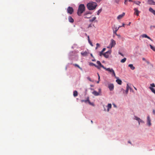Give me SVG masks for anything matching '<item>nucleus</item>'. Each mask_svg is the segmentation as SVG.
I'll list each match as a JSON object with an SVG mask.
<instances>
[{
	"label": "nucleus",
	"mask_w": 155,
	"mask_h": 155,
	"mask_svg": "<svg viewBox=\"0 0 155 155\" xmlns=\"http://www.w3.org/2000/svg\"><path fill=\"white\" fill-rule=\"evenodd\" d=\"M97 4L94 2H91L88 3L87 5V7L89 10H92L95 9L97 6Z\"/></svg>",
	"instance_id": "obj_1"
},
{
	"label": "nucleus",
	"mask_w": 155,
	"mask_h": 155,
	"mask_svg": "<svg viewBox=\"0 0 155 155\" xmlns=\"http://www.w3.org/2000/svg\"><path fill=\"white\" fill-rule=\"evenodd\" d=\"M85 7L84 4H81L79 5L77 12L78 15L80 16L85 11Z\"/></svg>",
	"instance_id": "obj_2"
},
{
	"label": "nucleus",
	"mask_w": 155,
	"mask_h": 155,
	"mask_svg": "<svg viewBox=\"0 0 155 155\" xmlns=\"http://www.w3.org/2000/svg\"><path fill=\"white\" fill-rule=\"evenodd\" d=\"M67 12L68 13L72 14L74 12V9L72 7L69 6L67 8Z\"/></svg>",
	"instance_id": "obj_3"
},
{
	"label": "nucleus",
	"mask_w": 155,
	"mask_h": 155,
	"mask_svg": "<svg viewBox=\"0 0 155 155\" xmlns=\"http://www.w3.org/2000/svg\"><path fill=\"white\" fill-rule=\"evenodd\" d=\"M111 51L110 50L107 51L105 53H104L103 55L106 58H108L110 54H111Z\"/></svg>",
	"instance_id": "obj_4"
},
{
	"label": "nucleus",
	"mask_w": 155,
	"mask_h": 155,
	"mask_svg": "<svg viewBox=\"0 0 155 155\" xmlns=\"http://www.w3.org/2000/svg\"><path fill=\"white\" fill-rule=\"evenodd\" d=\"M116 41L113 39L110 40V46L111 48L114 46L116 45Z\"/></svg>",
	"instance_id": "obj_5"
},
{
	"label": "nucleus",
	"mask_w": 155,
	"mask_h": 155,
	"mask_svg": "<svg viewBox=\"0 0 155 155\" xmlns=\"http://www.w3.org/2000/svg\"><path fill=\"white\" fill-rule=\"evenodd\" d=\"M134 14L136 15L137 16H138L140 12L139 11L138 9L136 8H134Z\"/></svg>",
	"instance_id": "obj_6"
},
{
	"label": "nucleus",
	"mask_w": 155,
	"mask_h": 155,
	"mask_svg": "<svg viewBox=\"0 0 155 155\" xmlns=\"http://www.w3.org/2000/svg\"><path fill=\"white\" fill-rule=\"evenodd\" d=\"M147 2L149 5H155V2L153 0H148Z\"/></svg>",
	"instance_id": "obj_7"
},
{
	"label": "nucleus",
	"mask_w": 155,
	"mask_h": 155,
	"mask_svg": "<svg viewBox=\"0 0 155 155\" xmlns=\"http://www.w3.org/2000/svg\"><path fill=\"white\" fill-rule=\"evenodd\" d=\"M113 33L115 34H116L117 32L119 29V28L114 26V27L113 28Z\"/></svg>",
	"instance_id": "obj_8"
},
{
	"label": "nucleus",
	"mask_w": 155,
	"mask_h": 155,
	"mask_svg": "<svg viewBox=\"0 0 155 155\" xmlns=\"http://www.w3.org/2000/svg\"><path fill=\"white\" fill-rule=\"evenodd\" d=\"M97 64H98V65L99 66H98L99 68H100V67H102V68H105V67L103 65H102L101 63V62L99 61H97Z\"/></svg>",
	"instance_id": "obj_9"
},
{
	"label": "nucleus",
	"mask_w": 155,
	"mask_h": 155,
	"mask_svg": "<svg viewBox=\"0 0 155 155\" xmlns=\"http://www.w3.org/2000/svg\"><path fill=\"white\" fill-rule=\"evenodd\" d=\"M125 13L123 12L122 14L119 15L117 17V19H121L125 15Z\"/></svg>",
	"instance_id": "obj_10"
},
{
	"label": "nucleus",
	"mask_w": 155,
	"mask_h": 155,
	"mask_svg": "<svg viewBox=\"0 0 155 155\" xmlns=\"http://www.w3.org/2000/svg\"><path fill=\"white\" fill-rule=\"evenodd\" d=\"M114 85L112 84H110L108 85V88L110 91H112L114 89Z\"/></svg>",
	"instance_id": "obj_11"
},
{
	"label": "nucleus",
	"mask_w": 155,
	"mask_h": 155,
	"mask_svg": "<svg viewBox=\"0 0 155 155\" xmlns=\"http://www.w3.org/2000/svg\"><path fill=\"white\" fill-rule=\"evenodd\" d=\"M151 120L149 116H148L147 117V123L149 126H150L151 125Z\"/></svg>",
	"instance_id": "obj_12"
},
{
	"label": "nucleus",
	"mask_w": 155,
	"mask_h": 155,
	"mask_svg": "<svg viewBox=\"0 0 155 155\" xmlns=\"http://www.w3.org/2000/svg\"><path fill=\"white\" fill-rule=\"evenodd\" d=\"M68 21L71 23H72L74 22V19L71 16H69L68 17Z\"/></svg>",
	"instance_id": "obj_13"
},
{
	"label": "nucleus",
	"mask_w": 155,
	"mask_h": 155,
	"mask_svg": "<svg viewBox=\"0 0 155 155\" xmlns=\"http://www.w3.org/2000/svg\"><path fill=\"white\" fill-rule=\"evenodd\" d=\"M142 36L143 38H147L148 39L150 40L151 41H152V39L149 37H148L147 35L145 34H143L142 35Z\"/></svg>",
	"instance_id": "obj_14"
},
{
	"label": "nucleus",
	"mask_w": 155,
	"mask_h": 155,
	"mask_svg": "<svg viewBox=\"0 0 155 155\" xmlns=\"http://www.w3.org/2000/svg\"><path fill=\"white\" fill-rule=\"evenodd\" d=\"M104 69H105L107 71H109V72H111V73H112V72H113V71H114V70H113V69L111 68V69H110V68H106L105 67V68H104Z\"/></svg>",
	"instance_id": "obj_15"
},
{
	"label": "nucleus",
	"mask_w": 155,
	"mask_h": 155,
	"mask_svg": "<svg viewBox=\"0 0 155 155\" xmlns=\"http://www.w3.org/2000/svg\"><path fill=\"white\" fill-rule=\"evenodd\" d=\"M89 65L90 66H94L95 67H96L98 69H100V68L98 66L96 65V64H94V63H90Z\"/></svg>",
	"instance_id": "obj_16"
},
{
	"label": "nucleus",
	"mask_w": 155,
	"mask_h": 155,
	"mask_svg": "<svg viewBox=\"0 0 155 155\" xmlns=\"http://www.w3.org/2000/svg\"><path fill=\"white\" fill-rule=\"evenodd\" d=\"M149 11L155 15V10L151 8H150L149 9Z\"/></svg>",
	"instance_id": "obj_17"
},
{
	"label": "nucleus",
	"mask_w": 155,
	"mask_h": 155,
	"mask_svg": "<svg viewBox=\"0 0 155 155\" xmlns=\"http://www.w3.org/2000/svg\"><path fill=\"white\" fill-rule=\"evenodd\" d=\"M81 102H84L86 103H87V102H88L89 104H90V101L89 100V97H88L87 98V99L86 100H81Z\"/></svg>",
	"instance_id": "obj_18"
},
{
	"label": "nucleus",
	"mask_w": 155,
	"mask_h": 155,
	"mask_svg": "<svg viewBox=\"0 0 155 155\" xmlns=\"http://www.w3.org/2000/svg\"><path fill=\"white\" fill-rule=\"evenodd\" d=\"M92 94L96 96L100 95L99 93L96 91H94L92 92Z\"/></svg>",
	"instance_id": "obj_19"
},
{
	"label": "nucleus",
	"mask_w": 155,
	"mask_h": 155,
	"mask_svg": "<svg viewBox=\"0 0 155 155\" xmlns=\"http://www.w3.org/2000/svg\"><path fill=\"white\" fill-rule=\"evenodd\" d=\"M81 54L82 56H85L87 55L88 53L86 51H85L84 52H81Z\"/></svg>",
	"instance_id": "obj_20"
},
{
	"label": "nucleus",
	"mask_w": 155,
	"mask_h": 155,
	"mask_svg": "<svg viewBox=\"0 0 155 155\" xmlns=\"http://www.w3.org/2000/svg\"><path fill=\"white\" fill-rule=\"evenodd\" d=\"M117 80H116V82L119 84H120V85H121V84H122V81L119 79H118L117 78Z\"/></svg>",
	"instance_id": "obj_21"
},
{
	"label": "nucleus",
	"mask_w": 155,
	"mask_h": 155,
	"mask_svg": "<svg viewBox=\"0 0 155 155\" xmlns=\"http://www.w3.org/2000/svg\"><path fill=\"white\" fill-rule=\"evenodd\" d=\"M128 67H130L132 70H134L135 69V67H134L132 64H129L128 65Z\"/></svg>",
	"instance_id": "obj_22"
},
{
	"label": "nucleus",
	"mask_w": 155,
	"mask_h": 155,
	"mask_svg": "<svg viewBox=\"0 0 155 155\" xmlns=\"http://www.w3.org/2000/svg\"><path fill=\"white\" fill-rule=\"evenodd\" d=\"M111 104H108L107 107V111H109L110 109L111 108Z\"/></svg>",
	"instance_id": "obj_23"
},
{
	"label": "nucleus",
	"mask_w": 155,
	"mask_h": 155,
	"mask_svg": "<svg viewBox=\"0 0 155 155\" xmlns=\"http://www.w3.org/2000/svg\"><path fill=\"white\" fill-rule=\"evenodd\" d=\"M129 89H130V90H131V88L128 85V84H127V87H126L127 92H128Z\"/></svg>",
	"instance_id": "obj_24"
},
{
	"label": "nucleus",
	"mask_w": 155,
	"mask_h": 155,
	"mask_svg": "<svg viewBox=\"0 0 155 155\" xmlns=\"http://www.w3.org/2000/svg\"><path fill=\"white\" fill-rule=\"evenodd\" d=\"M149 88L150 89L151 91L155 94V89L151 87H150Z\"/></svg>",
	"instance_id": "obj_25"
},
{
	"label": "nucleus",
	"mask_w": 155,
	"mask_h": 155,
	"mask_svg": "<svg viewBox=\"0 0 155 155\" xmlns=\"http://www.w3.org/2000/svg\"><path fill=\"white\" fill-rule=\"evenodd\" d=\"M78 95V92L76 91H74L73 92V96L74 97L77 96Z\"/></svg>",
	"instance_id": "obj_26"
},
{
	"label": "nucleus",
	"mask_w": 155,
	"mask_h": 155,
	"mask_svg": "<svg viewBox=\"0 0 155 155\" xmlns=\"http://www.w3.org/2000/svg\"><path fill=\"white\" fill-rule=\"evenodd\" d=\"M134 2L135 4L139 5H140V4L141 3L140 1H134Z\"/></svg>",
	"instance_id": "obj_27"
},
{
	"label": "nucleus",
	"mask_w": 155,
	"mask_h": 155,
	"mask_svg": "<svg viewBox=\"0 0 155 155\" xmlns=\"http://www.w3.org/2000/svg\"><path fill=\"white\" fill-rule=\"evenodd\" d=\"M96 18V17H93L92 18L90 19L89 20V21L90 22H93L94 21Z\"/></svg>",
	"instance_id": "obj_28"
},
{
	"label": "nucleus",
	"mask_w": 155,
	"mask_h": 155,
	"mask_svg": "<svg viewBox=\"0 0 155 155\" xmlns=\"http://www.w3.org/2000/svg\"><path fill=\"white\" fill-rule=\"evenodd\" d=\"M112 76L113 75L114 76V77L116 78H118L116 76L115 73L114 71H113V72H112Z\"/></svg>",
	"instance_id": "obj_29"
},
{
	"label": "nucleus",
	"mask_w": 155,
	"mask_h": 155,
	"mask_svg": "<svg viewBox=\"0 0 155 155\" xmlns=\"http://www.w3.org/2000/svg\"><path fill=\"white\" fill-rule=\"evenodd\" d=\"M74 65L75 66V67H77L78 68H79L80 69H81V70H82V69L81 68L80 66H79L77 64H74Z\"/></svg>",
	"instance_id": "obj_30"
},
{
	"label": "nucleus",
	"mask_w": 155,
	"mask_h": 155,
	"mask_svg": "<svg viewBox=\"0 0 155 155\" xmlns=\"http://www.w3.org/2000/svg\"><path fill=\"white\" fill-rule=\"evenodd\" d=\"M150 48L154 51H155V48L154 47H153L151 45H150Z\"/></svg>",
	"instance_id": "obj_31"
},
{
	"label": "nucleus",
	"mask_w": 155,
	"mask_h": 155,
	"mask_svg": "<svg viewBox=\"0 0 155 155\" xmlns=\"http://www.w3.org/2000/svg\"><path fill=\"white\" fill-rule=\"evenodd\" d=\"M126 60V58H124L121 60L120 62L121 63H124L125 62Z\"/></svg>",
	"instance_id": "obj_32"
},
{
	"label": "nucleus",
	"mask_w": 155,
	"mask_h": 155,
	"mask_svg": "<svg viewBox=\"0 0 155 155\" xmlns=\"http://www.w3.org/2000/svg\"><path fill=\"white\" fill-rule=\"evenodd\" d=\"M121 90L123 91V93L124 94H125L126 95L127 94H128V92H127L126 90L125 91L123 89H121Z\"/></svg>",
	"instance_id": "obj_33"
},
{
	"label": "nucleus",
	"mask_w": 155,
	"mask_h": 155,
	"mask_svg": "<svg viewBox=\"0 0 155 155\" xmlns=\"http://www.w3.org/2000/svg\"><path fill=\"white\" fill-rule=\"evenodd\" d=\"M91 16L89 15H84V18H90Z\"/></svg>",
	"instance_id": "obj_34"
},
{
	"label": "nucleus",
	"mask_w": 155,
	"mask_h": 155,
	"mask_svg": "<svg viewBox=\"0 0 155 155\" xmlns=\"http://www.w3.org/2000/svg\"><path fill=\"white\" fill-rule=\"evenodd\" d=\"M91 13L90 12H86L84 14V15H89V14H91Z\"/></svg>",
	"instance_id": "obj_35"
},
{
	"label": "nucleus",
	"mask_w": 155,
	"mask_h": 155,
	"mask_svg": "<svg viewBox=\"0 0 155 155\" xmlns=\"http://www.w3.org/2000/svg\"><path fill=\"white\" fill-rule=\"evenodd\" d=\"M102 11V9H100L98 11H97V15H99V14Z\"/></svg>",
	"instance_id": "obj_36"
},
{
	"label": "nucleus",
	"mask_w": 155,
	"mask_h": 155,
	"mask_svg": "<svg viewBox=\"0 0 155 155\" xmlns=\"http://www.w3.org/2000/svg\"><path fill=\"white\" fill-rule=\"evenodd\" d=\"M135 119L137 120H138V121H139V120H141L140 119L137 117H135Z\"/></svg>",
	"instance_id": "obj_37"
},
{
	"label": "nucleus",
	"mask_w": 155,
	"mask_h": 155,
	"mask_svg": "<svg viewBox=\"0 0 155 155\" xmlns=\"http://www.w3.org/2000/svg\"><path fill=\"white\" fill-rule=\"evenodd\" d=\"M150 85L151 86L150 87H155V85L154 83H152V84H150Z\"/></svg>",
	"instance_id": "obj_38"
},
{
	"label": "nucleus",
	"mask_w": 155,
	"mask_h": 155,
	"mask_svg": "<svg viewBox=\"0 0 155 155\" xmlns=\"http://www.w3.org/2000/svg\"><path fill=\"white\" fill-rule=\"evenodd\" d=\"M103 52H102V51H101L100 53V56H101L102 55H103Z\"/></svg>",
	"instance_id": "obj_39"
},
{
	"label": "nucleus",
	"mask_w": 155,
	"mask_h": 155,
	"mask_svg": "<svg viewBox=\"0 0 155 155\" xmlns=\"http://www.w3.org/2000/svg\"><path fill=\"white\" fill-rule=\"evenodd\" d=\"M97 74L98 76V80H99V81H100V76L99 74L98 73H97Z\"/></svg>",
	"instance_id": "obj_40"
},
{
	"label": "nucleus",
	"mask_w": 155,
	"mask_h": 155,
	"mask_svg": "<svg viewBox=\"0 0 155 155\" xmlns=\"http://www.w3.org/2000/svg\"><path fill=\"white\" fill-rule=\"evenodd\" d=\"M87 39H88V41L89 42H90V40L89 36H87Z\"/></svg>",
	"instance_id": "obj_41"
},
{
	"label": "nucleus",
	"mask_w": 155,
	"mask_h": 155,
	"mask_svg": "<svg viewBox=\"0 0 155 155\" xmlns=\"http://www.w3.org/2000/svg\"><path fill=\"white\" fill-rule=\"evenodd\" d=\"M98 90H99V92H98L100 94H101V89L100 88V89H99Z\"/></svg>",
	"instance_id": "obj_42"
},
{
	"label": "nucleus",
	"mask_w": 155,
	"mask_h": 155,
	"mask_svg": "<svg viewBox=\"0 0 155 155\" xmlns=\"http://www.w3.org/2000/svg\"><path fill=\"white\" fill-rule=\"evenodd\" d=\"M87 79L88 80H89V81H91V78L89 77H88L87 78Z\"/></svg>",
	"instance_id": "obj_43"
},
{
	"label": "nucleus",
	"mask_w": 155,
	"mask_h": 155,
	"mask_svg": "<svg viewBox=\"0 0 155 155\" xmlns=\"http://www.w3.org/2000/svg\"><path fill=\"white\" fill-rule=\"evenodd\" d=\"M120 0H115V2L117 3H118Z\"/></svg>",
	"instance_id": "obj_44"
},
{
	"label": "nucleus",
	"mask_w": 155,
	"mask_h": 155,
	"mask_svg": "<svg viewBox=\"0 0 155 155\" xmlns=\"http://www.w3.org/2000/svg\"><path fill=\"white\" fill-rule=\"evenodd\" d=\"M106 50V48H104L103 49L102 51V52H104Z\"/></svg>",
	"instance_id": "obj_45"
},
{
	"label": "nucleus",
	"mask_w": 155,
	"mask_h": 155,
	"mask_svg": "<svg viewBox=\"0 0 155 155\" xmlns=\"http://www.w3.org/2000/svg\"><path fill=\"white\" fill-rule=\"evenodd\" d=\"M118 37L120 38V35H118L116 34H115Z\"/></svg>",
	"instance_id": "obj_46"
},
{
	"label": "nucleus",
	"mask_w": 155,
	"mask_h": 155,
	"mask_svg": "<svg viewBox=\"0 0 155 155\" xmlns=\"http://www.w3.org/2000/svg\"><path fill=\"white\" fill-rule=\"evenodd\" d=\"M101 0H96V1L97 2H99Z\"/></svg>",
	"instance_id": "obj_47"
},
{
	"label": "nucleus",
	"mask_w": 155,
	"mask_h": 155,
	"mask_svg": "<svg viewBox=\"0 0 155 155\" xmlns=\"http://www.w3.org/2000/svg\"><path fill=\"white\" fill-rule=\"evenodd\" d=\"M96 46H97V47H99L100 44H98V43H97L96 44Z\"/></svg>",
	"instance_id": "obj_48"
},
{
	"label": "nucleus",
	"mask_w": 155,
	"mask_h": 155,
	"mask_svg": "<svg viewBox=\"0 0 155 155\" xmlns=\"http://www.w3.org/2000/svg\"><path fill=\"white\" fill-rule=\"evenodd\" d=\"M91 27H92L91 24H90L88 26V28Z\"/></svg>",
	"instance_id": "obj_49"
},
{
	"label": "nucleus",
	"mask_w": 155,
	"mask_h": 155,
	"mask_svg": "<svg viewBox=\"0 0 155 155\" xmlns=\"http://www.w3.org/2000/svg\"><path fill=\"white\" fill-rule=\"evenodd\" d=\"M119 54L123 56H124V55H123V54L120 52H119Z\"/></svg>",
	"instance_id": "obj_50"
},
{
	"label": "nucleus",
	"mask_w": 155,
	"mask_h": 155,
	"mask_svg": "<svg viewBox=\"0 0 155 155\" xmlns=\"http://www.w3.org/2000/svg\"><path fill=\"white\" fill-rule=\"evenodd\" d=\"M153 114H155V111L154 110H153Z\"/></svg>",
	"instance_id": "obj_51"
},
{
	"label": "nucleus",
	"mask_w": 155,
	"mask_h": 155,
	"mask_svg": "<svg viewBox=\"0 0 155 155\" xmlns=\"http://www.w3.org/2000/svg\"><path fill=\"white\" fill-rule=\"evenodd\" d=\"M151 27H153V28H155V26H151L150 27V28H151Z\"/></svg>",
	"instance_id": "obj_52"
},
{
	"label": "nucleus",
	"mask_w": 155,
	"mask_h": 155,
	"mask_svg": "<svg viewBox=\"0 0 155 155\" xmlns=\"http://www.w3.org/2000/svg\"><path fill=\"white\" fill-rule=\"evenodd\" d=\"M138 122H139V124L140 123V122H143V121L142 120H139V121H138Z\"/></svg>",
	"instance_id": "obj_53"
},
{
	"label": "nucleus",
	"mask_w": 155,
	"mask_h": 155,
	"mask_svg": "<svg viewBox=\"0 0 155 155\" xmlns=\"http://www.w3.org/2000/svg\"><path fill=\"white\" fill-rule=\"evenodd\" d=\"M127 0H125L124 4H126V2L127 1Z\"/></svg>",
	"instance_id": "obj_54"
},
{
	"label": "nucleus",
	"mask_w": 155,
	"mask_h": 155,
	"mask_svg": "<svg viewBox=\"0 0 155 155\" xmlns=\"http://www.w3.org/2000/svg\"><path fill=\"white\" fill-rule=\"evenodd\" d=\"M124 25H125L123 23V25H122V27H124Z\"/></svg>",
	"instance_id": "obj_55"
},
{
	"label": "nucleus",
	"mask_w": 155,
	"mask_h": 155,
	"mask_svg": "<svg viewBox=\"0 0 155 155\" xmlns=\"http://www.w3.org/2000/svg\"><path fill=\"white\" fill-rule=\"evenodd\" d=\"M90 43V45H91V46H93L92 45V43L90 41V42H89Z\"/></svg>",
	"instance_id": "obj_56"
},
{
	"label": "nucleus",
	"mask_w": 155,
	"mask_h": 155,
	"mask_svg": "<svg viewBox=\"0 0 155 155\" xmlns=\"http://www.w3.org/2000/svg\"><path fill=\"white\" fill-rule=\"evenodd\" d=\"M92 61H95V59H92Z\"/></svg>",
	"instance_id": "obj_57"
},
{
	"label": "nucleus",
	"mask_w": 155,
	"mask_h": 155,
	"mask_svg": "<svg viewBox=\"0 0 155 155\" xmlns=\"http://www.w3.org/2000/svg\"><path fill=\"white\" fill-rule=\"evenodd\" d=\"M128 143H130L131 144V142L130 141H128Z\"/></svg>",
	"instance_id": "obj_58"
},
{
	"label": "nucleus",
	"mask_w": 155,
	"mask_h": 155,
	"mask_svg": "<svg viewBox=\"0 0 155 155\" xmlns=\"http://www.w3.org/2000/svg\"><path fill=\"white\" fill-rule=\"evenodd\" d=\"M134 89H135V90H137V89L136 88V87H134Z\"/></svg>",
	"instance_id": "obj_59"
},
{
	"label": "nucleus",
	"mask_w": 155,
	"mask_h": 155,
	"mask_svg": "<svg viewBox=\"0 0 155 155\" xmlns=\"http://www.w3.org/2000/svg\"><path fill=\"white\" fill-rule=\"evenodd\" d=\"M99 81H99V80H98V81H97V83L98 84L99 83Z\"/></svg>",
	"instance_id": "obj_60"
},
{
	"label": "nucleus",
	"mask_w": 155,
	"mask_h": 155,
	"mask_svg": "<svg viewBox=\"0 0 155 155\" xmlns=\"http://www.w3.org/2000/svg\"><path fill=\"white\" fill-rule=\"evenodd\" d=\"M121 27H122V26H120L118 28L119 29V28H120Z\"/></svg>",
	"instance_id": "obj_61"
},
{
	"label": "nucleus",
	"mask_w": 155,
	"mask_h": 155,
	"mask_svg": "<svg viewBox=\"0 0 155 155\" xmlns=\"http://www.w3.org/2000/svg\"><path fill=\"white\" fill-rule=\"evenodd\" d=\"M129 0V2H132V0Z\"/></svg>",
	"instance_id": "obj_62"
},
{
	"label": "nucleus",
	"mask_w": 155,
	"mask_h": 155,
	"mask_svg": "<svg viewBox=\"0 0 155 155\" xmlns=\"http://www.w3.org/2000/svg\"><path fill=\"white\" fill-rule=\"evenodd\" d=\"M143 60H145V58H143Z\"/></svg>",
	"instance_id": "obj_63"
},
{
	"label": "nucleus",
	"mask_w": 155,
	"mask_h": 155,
	"mask_svg": "<svg viewBox=\"0 0 155 155\" xmlns=\"http://www.w3.org/2000/svg\"><path fill=\"white\" fill-rule=\"evenodd\" d=\"M91 56L92 57H93V55H92V54H91Z\"/></svg>",
	"instance_id": "obj_64"
}]
</instances>
